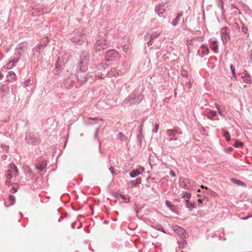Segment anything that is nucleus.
Wrapping results in <instances>:
<instances>
[{
	"instance_id": "obj_1",
	"label": "nucleus",
	"mask_w": 252,
	"mask_h": 252,
	"mask_svg": "<svg viewBox=\"0 0 252 252\" xmlns=\"http://www.w3.org/2000/svg\"><path fill=\"white\" fill-rule=\"evenodd\" d=\"M94 48L98 51L106 49L107 48L106 39L104 37L100 38L96 41Z\"/></svg>"
},
{
	"instance_id": "obj_2",
	"label": "nucleus",
	"mask_w": 252,
	"mask_h": 252,
	"mask_svg": "<svg viewBox=\"0 0 252 252\" xmlns=\"http://www.w3.org/2000/svg\"><path fill=\"white\" fill-rule=\"evenodd\" d=\"M10 169L7 171L6 174V177L8 179H10L12 178L13 174L16 175L18 173V169L14 164H10Z\"/></svg>"
},
{
	"instance_id": "obj_3",
	"label": "nucleus",
	"mask_w": 252,
	"mask_h": 252,
	"mask_svg": "<svg viewBox=\"0 0 252 252\" xmlns=\"http://www.w3.org/2000/svg\"><path fill=\"white\" fill-rule=\"evenodd\" d=\"M86 36L82 34L80 32H77L75 36H74L72 38V40L74 42H77L79 43L81 41H83L85 39Z\"/></svg>"
},
{
	"instance_id": "obj_4",
	"label": "nucleus",
	"mask_w": 252,
	"mask_h": 252,
	"mask_svg": "<svg viewBox=\"0 0 252 252\" xmlns=\"http://www.w3.org/2000/svg\"><path fill=\"white\" fill-rule=\"evenodd\" d=\"M221 36L222 40L224 43L227 42L228 40L229 39L227 28L223 27L221 29Z\"/></svg>"
},
{
	"instance_id": "obj_5",
	"label": "nucleus",
	"mask_w": 252,
	"mask_h": 252,
	"mask_svg": "<svg viewBox=\"0 0 252 252\" xmlns=\"http://www.w3.org/2000/svg\"><path fill=\"white\" fill-rule=\"evenodd\" d=\"M173 228L175 232L182 236L184 238L186 237V231L184 229L177 225L173 226Z\"/></svg>"
},
{
	"instance_id": "obj_6",
	"label": "nucleus",
	"mask_w": 252,
	"mask_h": 252,
	"mask_svg": "<svg viewBox=\"0 0 252 252\" xmlns=\"http://www.w3.org/2000/svg\"><path fill=\"white\" fill-rule=\"evenodd\" d=\"M144 170V168L143 167H140L138 169L132 170L130 173V176L131 177H135L142 174Z\"/></svg>"
},
{
	"instance_id": "obj_7",
	"label": "nucleus",
	"mask_w": 252,
	"mask_h": 252,
	"mask_svg": "<svg viewBox=\"0 0 252 252\" xmlns=\"http://www.w3.org/2000/svg\"><path fill=\"white\" fill-rule=\"evenodd\" d=\"M241 78L242 79L243 81L245 83L251 84L252 83V79L250 75L247 72L244 73V75L241 76Z\"/></svg>"
},
{
	"instance_id": "obj_8",
	"label": "nucleus",
	"mask_w": 252,
	"mask_h": 252,
	"mask_svg": "<svg viewBox=\"0 0 252 252\" xmlns=\"http://www.w3.org/2000/svg\"><path fill=\"white\" fill-rule=\"evenodd\" d=\"M180 184L183 187L186 189H188L189 188V186L188 185L189 180L187 179H185L184 178H181L180 179Z\"/></svg>"
},
{
	"instance_id": "obj_9",
	"label": "nucleus",
	"mask_w": 252,
	"mask_h": 252,
	"mask_svg": "<svg viewBox=\"0 0 252 252\" xmlns=\"http://www.w3.org/2000/svg\"><path fill=\"white\" fill-rule=\"evenodd\" d=\"M47 165V163L46 161H42L41 162L38 163L36 165V168L39 171H42L43 170Z\"/></svg>"
},
{
	"instance_id": "obj_10",
	"label": "nucleus",
	"mask_w": 252,
	"mask_h": 252,
	"mask_svg": "<svg viewBox=\"0 0 252 252\" xmlns=\"http://www.w3.org/2000/svg\"><path fill=\"white\" fill-rule=\"evenodd\" d=\"M165 10V4H159L157 8V12L158 14H161L163 13Z\"/></svg>"
},
{
	"instance_id": "obj_11",
	"label": "nucleus",
	"mask_w": 252,
	"mask_h": 252,
	"mask_svg": "<svg viewBox=\"0 0 252 252\" xmlns=\"http://www.w3.org/2000/svg\"><path fill=\"white\" fill-rule=\"evenodd\" d=\"M211 48L215 53H218V45L217 44V41H212Z\"/></svg>"
},
{
	"instance_id": "obj_12",
	"label": "nucleus",
	"mask_w": 252,
	"mask_h": 252,
	"mask_svg": "<svg viewBox=\"0 0 252 252\" xmlns=\"http://www.w3.org/2000/svg\"><path fill=\"white\" fill-rule=\"evenodd\" d=\"M216 116V113L214 111H210L207 114V117L210 120H213V118Z\"/></svg>"
},
{
	"instance_id": "obj_13",
	"label": "nucleus",
	"mask_w": 252,
	"mask_h": 252,
	"mask_svg": "<svg viewBox=\"0 0 252 252\" xmlns=\"http://www.w3.org/2000/svg\"><path fill=\"white\" fill-rule=\"evenodd\" d=\"M190 193L188 192H185L182 195V197L185 200L186 202H187V201H189V199L190 198Z\"/></svg>"
},
{
	"instance_id": "obj_14",
	"label": "nucleus",
	"mask_w": 252,
	"mask_h": 252,
	"mask_svg": "<svg viewBox=\"0 0 252 252\" xmlns=\"http://www.w3.org/2000/svg\"><path fill=\"white\" fill-rule=\"evenodd\" d=\"M117 54V52L114 50H110L108 51L106 53V55L107 57H112L116 55Z\"/></svg>"
},
{
	"instance_id": "obj_15",
	"label": "nucleus",
	"mask_w": 252,
	"mask_h": 252,
	"mask_svg": "<svg viewBox=\"0 0 252 252\" xmlns=\"http://www.w3.org/2000/svg\"><path fill=\"white\" fill-rule=\"evenodd\" d=\"M87 63V60L84 62L83 61L81 60L80 61V70L82 71H85L86 69V65Z\"/></svg>"
},
{
	"instance_id": "obj_16",
	"label": "nucleus",
	"mask_w": 252,
	"mask_h": 252,
	"mask_svg": "<svg viewBox=\"0 0 252 252\" xmlns=\"http://www.w3.org/2000/svg\"><path fill=\"white\" fill-rule=\"evenodd\" d=\"M141 178L139 177L136 179L135 181H131L130 182V183L132 185V187H133L134 186H136L138 184H140L141 183Z\"/></svg>"
},
{
	"instance_id": "obj_17",
	"label": "nucleus",
	"mask_w": 252,
	"mask_h": 252,
	"mask_svg": "<svg viewBox=\"0 0 252 252\" xmlns=\"http://www.w3.org/2000/svg\"><path fill=\"white\" fill-rule=\"evenodd\" d=\"M177 131L175 129H168L167 131V134L168 136H175Z\"/></svg>"
},
{
	"instance_id": "obj_18",
	"label": "nucleus",
	"mask_w": 252,
	"mask_h": 252,
	"mask_svg": "<svg viewBox=\"0 0 252 252\" xmlns=\"http://www.w3.org/2000/svg\"><path fill=\"white\" fill-rule=\"evenodd\" d=\"M201 48L202 49V53L203 54H208L209 52V50L207 46H205L204 45H202L201 47Z\"/></svg>"
},
{
	"instance_id": "obj_19",
	"label": "nucleus",
	"mask_w": 252,
	"mask_h": 252,
	"mask_svg": "<svg viewBox=\"0 0 252 252\" xmlns=\"http://www.w3.org/2000/svg\"><path fill=\"white\" fill-rule=\"evenodd\" d=\"M14 66L13 63L9 62L5 65L3 66V68L5 69H10Z\"/></svg>"
},
{
	"instance_id": "obj_20",
	"label": "nucleus",
	"mask_w": 252,
	"mask_h": 252,
	"mask_svg": "<svg viewBox=\"0 0 252 252\" xmlns=\"http://www.w3.org/2000/svg\"><path fill=\"white\" fill-rule=\"evenodd\" d=\"M186 207L190 210H192L194 208H195V204L193 203L190 202L189 201H187L186 202Z\"/></svg>"
},
{
	"instance_id": "obj_21",
	"label": "nucleus",
	"mask_w": 252,
	"mask_h": 252,
	"mask_svg": "<svg viewBox=\"0 0 252 252\" xmlns=\"http://www.w3.org/2000/svg\"><path fill=\"white\" fill-rule=\"evenodd\" d=\"M216 107L217 109V110H218L219 114L221 116L224 117L225 115V113H226L224 108L221 110V109H220L219 108L218 105H216Z\"/></svg>"
},
{
	"instance_id": "obj_22",
	"label": "nucleus",
	"mask_w": 252,
	"mask_h": 252,
	"mask_svg": "<svg viewBox=\"0 0 252 252\" xmlns=\"http://www.w3.org/2000/svg\"><path fill=\"white\" fill-rule=\"evenodd\" d=\"M223 136L225 137V138L227 141L230 140V134L229 132L224 131V132L223 133Z\"/></svg>"
},
{
	"instance_id": "obj_23",
	"label": "nucleus",
	"mask_w": 252,
	"mask_h": 252,
	"mask_svg": "<svg viewBox=\"0 0 252 252\" xmlns=\"http://www.w3.org/2000/svg\"><path fill=\"white\" fill-rule=\"evenodd\" d=\"M16 77V74L13 71H9L7 75V77H10L11 79H15Z\"/></svg>"
},
{
	"instance_id": "obj_24",
	"label": "nucleus",
	"mask_w": 252,
	"mask_h": 252,
	"mask_svg": "<svg viewBox=\"0 0 252 252\" xmlns=\"http://www.w3.org/2000/svg\"><path fill=\"white\" fill-rule=\"evenodd\" d=\"M233 181L234 183H236L237 185H240V186H244V187L246 186V184L242 182L241 181H240L239 180H236V179H233Z\"/></svg>"
},
{
	"instance_id": "obj_25",
	"label": "nucleus",
	"mask_w": 252,
	"mask_h": 252,
	"mask_svg": "<svg viewBox=\"0 0 252 252\" xmlns=\"http://www.w3.org/2000/svg\"><path fill=\"white\" fill-rule=\"evenodd\" d=\"M243 145V143L240 141H238V140H236L235 143L234 144V146L235 147H242Z\"/></svg>"
},
{
	"instance_id": "obj_26",
	"label": "nucleus",
	"mask_w": 252,
	"mask_h": 252,
	"mask_svg": "<svg viewBox=\"0 0 252 252\" xmlns=\"http://www.w3.org/2000/svg\"><path fill=\"white\" fill-rule=\"evenodd\" d=\"M109 74L112 76H116L118 75V73H116L115 71V68H114L113 70L111 69V71L109 72Z\"/></svg>"
},
{
	"instance_id": "obj_27",
	"label": "nucleus",
	"mask_w": 252,
	"mask_h": 252,
	"mask_svg": "<svg viewBox=\"0 0 252 252\" xmlns=\"http://www.w3.org/2000/svg\"><path fill=\"white\" fill-rule=\"evenodd\" d=\"M230 68H231L232 73H233V76L235 77V75H236L235 70L234 67H233V66L232 65H230Z\"/></svg>"
},
{
	"instance_id": "obj_28",
	"label": "nucleus",
	"mask_w": 252,
	"mask_h": 252,
	"mask_svg": "<svg viewBox=\"0 0 252 252\" xmlns=\"http://www.w3.org/2000/svg\"><path fill=\"white\" fill-rule=\"evenodd\" d=\"M120 196L122 198H123L124 200H129V197L127 195H125L124 194H120Z\"/></svg>"
},
{
	"instance_id": "obj_29",
	"label": "nucleus",
	"mask_w": 252,
	"mask_h": 252,
	"mask_svg": "<svg viewBox=\"0 0 252 252\" xmlns=\"http://www.w3.org/2000/svg\"><path fill=\"white\" fill-rule=\"evenodd\" d=\"M158 127H159L158 124L155 125V127L153 129V132L155 133H157L158 131Z\"/></svg>"
},
{
	"instance_id": "obj_30",
	"label": "nucleus",
	"mask_w": 252,
	"mask_h": 252,
	"mask_svg": "<svg viewBox=\"0 0 252 252\" xmlns=\"http://www.w3.org/2000/svg\"><path fill=\"white\" fill-rule=\"evenodd\" d=\"M166 204L168 207H170V208H171V206H172L171 202H169V201H166Z\"/></svg>"
},
{
	"instance_id": "obj_31",
	"label": "nucleus",
	"mask_w": 252,
	"mask_h": 252,
	"mask_svg": "<svg viewBox=\"0 0 252 252\" xmlns=\"http://www.w3.org/2000/svg\"><path fill=\"white\" fill-rule=\"evenodd\" d=\"M18 61H19V59H14L13 60H12L10 62H12V63H13V64L14 65V64L17 63Z\"/></svg>"
},
{
	"instance_id": "obj_32",
	"label": "nucleus",
	"mask_w": 252,
	"mask_h": 252,
	"mask_svg": "<svg viewBox=\"0 0 252 252\" xmlns=\"http://www.w3.org/2000/svg\"><path fill=\"white\" fill-rule=\"evenodd\" d=\"M119 137L120 139H121L122 140H123L124 138H125V136L122 134V133H120L119 134Z\"/></svg>"
},
{
	"instance_id": "obj_33",
	"label": "nucleus",
	"mask_w": 252,
	"mask_h": 252,
	"mask_svg": "<svg viewBox=\"0 0 252 252\" xmlns=\"http://www.w3.org/2000/svg\"><path fill=\"white\" fill-rule=\"evenodd\" d=\"M170 174L171 175V176H172L173 177H175V172L173 171H170Z\"/></svg>"
},
{
	"instance_id": "obj_34",
	"label": "nucleus",
	"mask_w": 252,
	"mask_h": 252,
	"mask_svg": "<svg viewBox=\"0 0 252 252\" xmlns=\"http://www.w3.org/2000/svg\"><path fill=\"white\" fill-rule=\"evenodd\" d=\"M181 16V15L180 14H178V15L177 16L176 18V20L178 21L179 19V18H180V17Z\"/></svg>"
},
{
	"instance_id": "obj_35",
	"label": "nucleus",
	"mask_w": 252,
	"mask_h": 252,
	"mask_svg": "<svg viewBox=\"0 0 252 252\" xmlns=\"http://www.w3.org/2000/svg\"><path fill=\"white\" fill-rule=\"evenodd\" d=\"M177 23V21L176 20V19L173 21V26H176Z\"/></svg>"
},
{
	"instance_id": "obj_36",
	"label": "nucleus",
	"mask_w": 252,
	"mask_h": 252,
	"mask_svg": "<svg viewBox=\"0 0 252 252\" xmlns=\"http://www.w3.org/2000/svg\"><path fill=\"white\" fill-rule=\"evenodd\" d=\"M187 73V72L185 70H183L182 72V74L183 75H185Z\"/></svg>"
},
{
	"instance_id": "obj_37",
	"label": "nucleus",
	"mask_w": 252,
	"mask_h": 252,
	"mask_svg": "<svg viewBox=\"0 0 252 252\" xmlns=\"http://www.w3.org/2000/svg\"><path fill=\"white\" fill-rule=\"evenodd\" d=\"M123 50L125 52H126L127 51V48L124 47Z\"/></svg>"
},
{
	"instance_id": "obj_38",
	"label": "nucleus",
	"mask_w": 252,
	"mask_h": 252,
	"mask_svg": "<svg viewBox=\"0 0 252 252\" xmlns=\"http://www.w3.org/2000/svg\"><path fill=\"white\" fill-rule=\"evenodd\" d=\"M9 198H10V199L12 201H13L14 200V197L12 195H10L9 196Z\"/></svg>"
},
{
	"instance_id": "obj_39",
	"label": "nucleus",
	"mask_w": 252,
	"mask_h": 252,
	"mask_svg": "<svg viewBox=\"0 0 252 252\" xmlns=\"http://www.w3.org/2000/svg\"><path fill=\"white\" fill-rule=\"evenodd\" d=\"M198 203L200 204H202V202L201 199H198Z\"/></svg>"
},
{
	"instance_id": "obj_40",
	"label": "nucleus",
	"mask_w": 252,
	"mask_h": 252,
	"mask_svg": "<svg viewBox=\"0 0 252 252\" xmlns=\"http://www.w3.org/2000/svg\"><path fill=\"white\" fill-rule=\"evenodd\" d=\"M2 77H3L2 74L0 72V80H1L2 79Z\"/></svg>"
},
{
	"instance_id": "obj_41",
	"label": "nucleus",
	"mask_w": 252,
	"mask_h": 252,
	"mask_svg": "<svg viewBox=\"0 0 252 252\" xmlns=\"http://www.w3.org/2000/svg\"><path fill=\"white\" fill-rule=\"evenodd\" d=\"M201 187L202 188H205L206 189H207V188L206 187H205L204 186H202H202H201Z\"/></svg>"
},
{
	"instance_id": "obj_42",
	"label": "nucleus",
	"mask_w": 252,
	"mask_h": 252,
	"mask_svg": "<svg viewBox=\"0 0 252 252\" xmlns=\"http://www.w3.org/2000/svg\"><path fill=\"white\" fill-rule=\"evenodd\" d=\"M29 81L26 80V81H25L26 84H27V83H28L29 82Z\"/></svg>"
},
{
	"instance_id": "obj_43",
	"label": "nucleus",
	"mask_w": 252,
	"mask_h": 252,
	"mask_svg": "<svg viewBox=\"0 0 252 252\" xmlns=\"http://www.w3.org/2000/svg\"><path fill=\"white\" fill-rule=\"evenodd\" d=\"M5 183H6V184H8V183H9V181H6L5 182Z\"/></svg>"
},
{
	"instance_id": "obj_44",
	"label": "nucleus",
	"mask_w": 252,
	"mask_h": 252,
	"mask_svg": "<svg viewBox=\"0 0 252 252\" xmlns=\"http://www.w3.org/2000/svg\"><path fill=\"white\" fill-rule=\"evenodd\" d=\"M13 189L14 190V192L16 191V190L15 189Z\"/></svg>"
}]
</instances>
